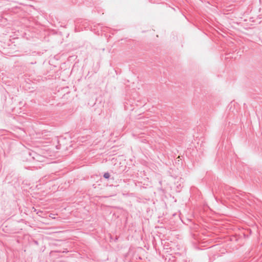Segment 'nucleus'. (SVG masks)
I'll use <instances>...</instances> for the list:
<instances>
[{
    "label": "nucleus",
    "instance_id": "1",
    "mask_svg": "<svg viewBox=\"0 0 262 262\" xmlns=\"http://www.w3.org/2000/svg\"><path fill=\"white\" fill-rule=\"evenodd\" d=\"M33 153H35L34 151L26 150L24 151L20 154L21 158L24 162H28L33 164L34 162V156L32 155Z\"/></svg>",
    "mask_w": 262,
    "mask_h": 262
},
{
    "label": "nucleus",
    "instance_id": "2",
    "mask_svg": "<svg viewBox=\"0 0 262 262\" xmlns=\"http://www.w3.org/2000/svg\"><path fill=\"white\" fill-rule=\"evenodd\" d=\"M32 155L34 156V162H33V164L30 165V167H37L38 165L36 164V163L43 162L45 161L46 159L45 157L42 156L36 152H35V153H33ZM38 167H40V166L38 165Z\"/></svg>",
    "mask_w": 262,
    "mask_h": 262
},
{
    "label": "nucleus",
    "instance_id": "3",
    "mask_svg": "<svg viewBox=\"0 0 262 262\" xmlns=\"http://www.w3.org/2000/svg\"><path fill=\"white\" fill-rule=\"evenodd\" d=\"M116 186H114L113 185H110L109 186H108L107 185L106 186V190L107 191H109L111 189L112 190V193L113 195L116 194Z\"/></svg>",
    "mask_w": 262,
    "mask_h": 262
},
{
    "label": "nucleus",
    "instance_id": "4",
    "mask_svg": "<svg viewBox=\"0 0 262 262\" xmlns=\"http://www.w3.org/2000/svg\"><path fill=\"white\" fill-rule=\"evenodd\" d=\"M110 174L108 172H105L104 173V174H103V177L106 179H108L110 178Z\"/></svg>",
    "mask_w": 262,
    "mask_h": 262
},
{
    "label": "nucleus",
    "instance_id": "5",
    "mask_svg": "<svg viewBox=\"0 0 262 262\" xmlns=\"http://www.w3.org/2000/svg\"><path fill=\"white\" fill-rule=\"evenodd\" d=\"M96 179H101V175L100 174H96Z\"/></svg>",
    "mask_w": 262,
    "mask_h": 262
},
{
    "label": "nucleus",
    "instance_id": "6",
    "mask_svg": "<svg viewBox=\"0 0 262 262\" xmlns=\"http://www.w3.org/2000/svg\"><path fill=\"white\" fill-rule=\"evenodd\" d=\"M146 141H146V139L143 140L142 141V142H144V143H146Z\"/></svg>",
    "mask_w": 262,
    "mask_h": 262
},
{
    "label": "nucleus",
    "instance_id": "7",
    "mask_svg": "<svg viewBox=\"0 0 262 262\" xmlns=\"http://www.w3.org/2000/svg\"><path fill=\"white\" fill-rule=\"evenodd\" d=\"M19 129L22 132H23L24 133H25V132H24L23 129H21L20 128H19Z\"/></svg>",
    "mask_w": 262,
    "mask_h": 262
},
{
    "label": "nucleus",
    "instance_id": "8",
    "mask_svg": "<svg viewBox=\"0 0 262 262\" xmlns=\"http://www.w3.org/2000/svg\"><path fill=\"white\" fill-rule=\"evenodd\" d=\"M19 117H20V116H19V117H18V116H17V121H18V120L19 119Z\"/></svg>",
    "mask_w": 262,
    "mask_h": 262
},
{
    "label": "nucleus",
    "instance_id": "9",
    "mask_svg": "<svg viewBox=\"0 0 262 262\" xmlns=\"http://www.w3.org/2000/svg\"><path fill=\"white\" fill-rule=\"evenodd\" d=\"M17 3L21 4V3H20V2H18V1L17 2Z\"/></svg>",
    "mask_w": 262,
    "mask_h": 262
}]
</instances>
